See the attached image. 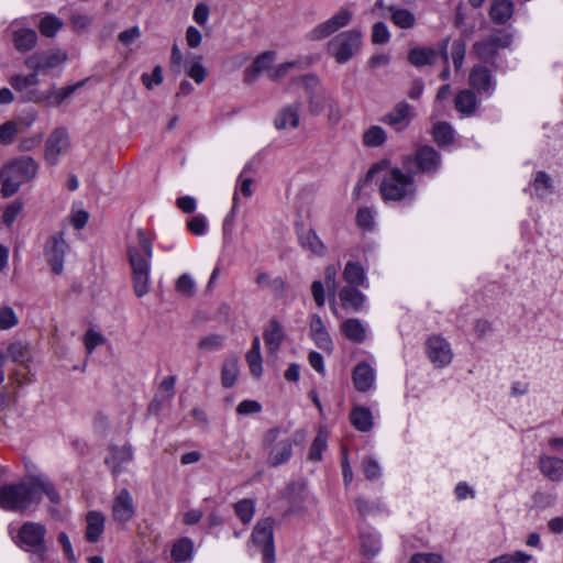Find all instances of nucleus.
<instances>
[{
    "instance_id": "ddd939ff",
    "label": "nucleus",
    "mask_w": 563,
    "mask_h": 563,
    "mask_svg": "<svg viewBox=\"0 0 563 563\" xmlns=\"http://www.w3.org/2000/svg\"><path fill=\"white\" fill-rule=\"evenodd\" d=\"M68 250L64 232L52 234L44 244V256L52 271L59 275L64 271V258Z\"/></svg>"
},
{
    "instance_id": "f3484780",
    "label": "nucleus",
    "mask_w": 563,
    "mask_h": 563,
    "mask_svg": "<svg viewBox=\"0 0 563 563\" xmlns=\"http://www.w3.org/2000/svg\"><path fill=\"white\" fill-rule=\"evenodd\" d=\"M82 84H76L66 86L63 88H55L52 86L48 90L42 92H32L29 96V100L34 103H45L48 107H58L60 106L67 98H69L78 87Z\"/></svg>"
},
{
    "instance_id": "20e7f679",
    "label": "nucleus",
    "mask_w": 563,
    "mask_h": 563,
    "mask_svg": "<svg viewBox=\"0 0 563 563\" xmlns=\"http://www.w3.org/2000/svg\"><path fill=\"white\" fill-rule=\"evenodd\" d=\"M37 169V163L29 156H22L7 164L0 173L2 196L5 198L13 196L22 184L36 176Z\"/></svg>"
},
{
    "instance_id": "37998d69",
    "label": "nucleus",
    "mask_w": 563,
    "mask_h": 563,
    "mask_svg": "<svg viewBox=\"0 0 563 563\" xmlns=\"http://www.w3.org/2000/svg\"><path fill=\"white\" fill-rule=\"evenodd\" d=\"M192 553V541L189 538H181L174 543L170 555L175 562H185L191 560Z\"/></svg>"
},
{
    "instance_id": "603ef678",
    "label": "nucleus",
    "mask_w": 563,
    "mask_h": 563,
    "mask_svg": "<svg viewBox=\"0 0 563 563\" xmlns=\"http://www.w3.org/2000/svg\"><path fill=\"white\" fill-rule=\"evenodd\" d=\"M466 52V43L464 40H455L451 46V57L454 69L457 71L462 68Z\"/></svg>"
},
{
    "instance_id": "bf43d9fd",
    "label": "nucleus",
    "mask_w": 563,
    "mask_h": 563,
    "mask_svg": "<svg viewBox=\"0 0 563 563\" xmlns=\"http://www.w3.org/2000/svg\"><path fill=\"white\" fill-rule=\"evenodd\" d=\"M23 203L21 200H14L7 206L2 214V221L7 227H11L20 212L22 211Z\"/></svg>"
},
{
    "instance_id": "9b49d317",
    "label": "nucleus",
    "mask_w": 563,
    "mask_h": 563,
    "mask_svg": "<svg viewBox=\"0 0 563 563\" xmlns=\"http://www.w3.org/2000/svg\"><path fill=\"white\" fill-rule=\"evenodd\" d=\"M292 85L301 86L309 96V108L313 114L321 113L327 103L328 97L320 84V79L313 74H307L292 79Z\"/></svg>"
},
{
    "instance_id": "a878e982",
    "label": "nucleus",
    "mask_w": 563,
    "mask_h": 563,
    "mask_svg": "<svg viewBox=\"0 0 563 563\" xmlns=\"http://www.w3.org/2000/svg\"><path fill=\"white\" fill-rule=\"evenodd\" d=\"M339 298L344 309L354 312L362 311L366 305V296L357 287L344 286L339 292Z\"/></svg>"
},
{
    "instance_id": "2f4dec72",
    "label": "nucleus",
    "mask_w": 563,
    "mask_h": 563,
    "mask_svg": "<svg viewBox=\"0 0 563 563\" xmlns=\"http://www.w3.org/2000/svg\"><path fill=\"white\" fill-rule=\"evenodd\" d=\"M514 3L510 0H494L489 8V18L496 24H506L514 15Z\"/></svg>"
},
{
    "instance_id": "338daca9",
    "label": "nucleus",
    "mask_w": 563,
    "mask_h": 563,
    "mask_svg": "<svg viewBox=\"0 0 563 563\" xmlns=\"http://www.w3.org/2000/svg\"><path fill=\"white\" fill-rule=\"evenodd\" d=\"M143 85L148 89H153L154 85L158 86L163 82V71L161 66H155L152 75L144 73L141 77Z\"/></svg>"
},
{
    "instance_id": "5fc2aeb1",
    "label": "nucleus",
    "mask_w": 563,
    "mask_h": 563,
    "mask_svg": "<svg viewBox=\"0 0 563 563\" xmlns=\"http://www.w3.org/2000/svg\"><path fill=\"white\" fill-rule=\"evenodd\" d=\"M362 468L365 477L369 481L378 479L382 475V467L373 456H365L362 461Z\"/></svg>"
},
{
    "instance_id": "6e6552de",
    "label": "nucleus",
    "mask_w": 563,
    "mask_h": 563,
    "mask_svg": "<svg viewBox=\"0 0 563 563\" xmlns=\"http://www.w3.org/2000/svg\"><path fill=\"white\" fill-rule=\"evenodd\" d=\"M441 158L439 153L429 145H421L415 154L402 158V167L415 175V168L426 174H434L440 169Z\"/></svg>"
},
{
    "instance_id": "473e14b6",
    "label": "nucleus",
    "mask_w": 563,
    "mask_h": 563,
    "mask_svg": "<svg viewBox=\"0 0 563 563\" xmlns=\"http://www.w3.org/2000/svg\"><path fill=\"white\" fill-rule=\"evenodd\" d=\"M185 73L196 84H202L208 75L207 69L202 65V56L196 54H189L184 62Z\"/></svg>"
},
{
    "instance_id": "4c0bfd02",
    "label": "nucleus",
    "mask_w": 563,
    "mask_h": 563,
    "mask_svg": "<svg viewBox=\"0 0 563 563\" xmlns=\"http://www.w3.org/2000/svg\"><path fill=\"white\" fill-rule=\"evenodd\" d=\"M437 51L430 47H415L408 54V60L417 67L431 65L437 60Z\"/></svg>"
},
{
    "instance_id": "6e6d98bb",
    "label": "nucleus",
    "mask_w": 563,
    "mask_h": 563,
    "mask_svg": "<svg viewBox=\"0 0 563 563\" xmlns=\"http://www.w3.org/2000/svg\"><path fill=\"white\" fill-rule=\"evenodd\" d=\"M531 560L532 555L523 551H516L512 554H503L492 559L488 563H528Z\"/></svg>"
},
{
    "instance_id": "c9c22d12",
    "label": "nucleus",
    "mask_w": 563,
    "mask_h": 563,
    "mask_svg": "<svg viewBox=\"0 0 563 563\" xmlns=\"http://www.w3.org/2000/svg\"><path fill=\"white\" fill-rule=\"evenodd\" d=\"M454 102H455V109L463 117L472 115L477 108L476 95L470 89L461 90L456 95Z\"/></svg>"
},
{
    "instance_id": "de8ad7c7",
    "label": "nucleus",
    "mask_w": 563,
    "mask_h": 563,
    "mask_svg": "<svg viewBox=\"0 0 563 563\" xmlns=\"http://www.w3.org/2000/svg\"><path fill=\"white\" fill-rule=\"evenodd\" d=\"M303 68V63L301 60H292L279 64L276 68L269 70L268 77L273 81H279L290 75V73L295 69L299 70Z\"/></svg>"
},
{
    "instance_id": "0eeeda50",
    "label": "nucleus",
    "mask_w": 563,
    "mask_h": 563,
    "mask_svg": "<svg viewBox=\"0 0 563 563\" xmlns=\"http://www.w3.org/2000/svg\"><path fill=\"white\" fill-rule=\"evenodd\" d=\"M362 44L361 31L353 29L333 36L328 42L327 49L338 64H345L360 52Z\"/></svg>"
},
{
    "instance_id": "ea45409f",
    "label": "nucleus",
    "mask_w": 563,
    "mask_h": 563,
    "mask_svg": "<svg viewBox=\"0 0 563 563\" xmlns=\"http://www.w3.org/2000/svg\"><path fill=\"white\" fill-rule=\"evenodd\" d=\"M239 375V360L236 356L225 358L221 369V384L225 388L232 387Z\"/></svg>"
},
{
    "instance_id": "b1692460",
    "label": "nucleus",
    "mask_w": 563,
    "mask_h": 563,
    "mask_svg": "<svg viewBox=\"0 0 563 563\" xmlns=\"http://www.w3.org/2000/svg\"><path fill=\"white\" fill-rule=\"evenodd\" d=\"M299 245L312 256L323 257L325 256L328 249L318 233L312 230H306L298 234Z\"/></svg>"
},
{
    "instance_id": "393cba45",
    "label": "nucleus",
    "mask_w": 563,
    "mask_h": 563,
    "mask_svg": "<svg viewBox=\"0 0 563 563\" xmlns=\"http://www.w3.org/2000/svg\"><path fill=\"white\" fill-rule=\"evenodd\" d=\"M376 379L375 369L366 362L358 363L353 371V383L355 388L365 393L374 387Z\"/></svg>"
},
{
    "instance_id": "39448f33",
    "label": "nucleus",
    "mask_w": 563,
    "mask_h": 563,
    "mask_svg": "<svg viewBox=\"0 0 563 563\" xmlns=\"http://www.w3.org/2000/svg\"><path fill=\"white\" fill-rule=\"evenodd\" d=\"M379 191L385 201H411L417 192L415 175L394 167L383 177Z\"/></svg>"
},
{
    "instance_id": "f8f14e48",
    "label": "nucleus",
    "mask_w": 563,
    "mask_h": 563,
    "mask_svg": "<svg viewBox=\"0 0 563 563\" xmlns=\"http://www.w3.org/2000/svg\"><path fill=\"white\" fill-rule=\"evenodd\" d=\"M70 146L71 143L68 131L64 128L55 129L45 142V161L49 165H57L60 157L69 152Z\"/></svg>"
},
{
    "instance_id": "8fccbe9b",
    "label": "nucleus",
    "mask_w": 563,
    "mask_h": 563,
    "mask_svg": "<svg viewBox=\"0 0 563 563\" xmlns=\"http://www.w3.org/2000/svg\"><path fill=\"white\" fill-rule=\"evenodd\" d=\"M19 324V317L9 305L0 306V331L10 330Z\"/></svg>"
},
{
    "instance_id": "5701e85b",
    "label": "nucleus",
    "mask_w": 563,
    "mask_h": 563,
    "mask_svg": "<svg viewBox=\"0 0 563 563\" xmlns=\"http://www.w3.org/2000/svg\"><path fill=\"white\" fill-rule=\"evenodd\" d=\"M19 25L18 21L11 24L14 47L19 52L31 51L36 45L37 34L33 29L20 27Z\"/></svg>"
},
{
    "instance_id": "a19ab883",
    "label": "nucleus",
    "mask_w": 563,
    "mask_h": 563,
    "mask_svg": "<svg viewBox=\"0 0 563 563\" xmlns=\"http://www.w3.org/2000/svg\"><path fill=\"white\" fill-rule=\"evenodd\" d=\"M329 431L327 427H320L318 433L310 446L308 459L312 462H319L322 453L328 446Z\"/></svg>"
},
{
    "instance_id": "6ab92c4d",
    "label": "nucleus",
    "mask_w": 563,
    "mask_h": 563,
    "mask_svg": "<svg viewBox=\"0 0 563 563\" xmlns=\"http://www.w3.org/2000/svg\"><path fill=\"white\" fill-rule=\"evenodd\" d=\"M133 460V450L130 444L123 446H111L109 455L106 457V464L110 467L112 474L118 476L125 466Z\"/></svg>"
},
{
    "instance_id": "f03ea898",
    "label": "nucleus",
    "mask_w": 563,
    "mask_h": 563,
    "mask_svg": "<svg viewBox=\"0 0 563 563\" xmlns=\"http://www.w3.org/2000/svg\"><path fill=\"white\" fill-rule=\"evenodd\" d=\"M128 257L133 273V289L136 297H144L150 290L153 243L143 229H137L128 241Z\"/></svg>"
},
{
    "instance_id": "2eb2a0df",
    "label": "nucleus",
    "mask_w": 563,
    "mask_h": 563,
    "mask_svg": "<svg viewBox=\"0 0 563 563\" xmlns=\"http://www.w3.org/2000/svg\"><path fill=\"white\" fill-rule=\"evenodd\" d=\"M111 511L113 520L118 523H126L134 517V500L126 488H122L114 494Z\"/></svg>"
},
{
    "instance_id": "f257e3e1",
    "label": "nucleus",
    "mask_w": 563,
    "mask_h": 563,
    "mask_svg": "<svg viewBox=\"0 0 563 563\" xmlns=\"http://www.w3.org/2000/svg\"><path fill=\"white\" fill-rule=\"evenodd\" d=\"M43 495L53 504L60 501L58 492L46 474H29L16 483L0 487V508L13 512L35 510Z\"/></svg>"
},
{
    "instance_id": "bb28decb",
    "label": "nucleus",
    "mask_w": 563,
    "mask_h": 563,
    "mask_svg": "<svg viewBox=\"0 0 563 563\" xmlns=\"http://www.w3.org/2000/svg\"><path fill=\"white\" fill-rule=\"evenodd\" d=\"M276 58V53L275 52H272V51H267V52H264L262 53L261 55H258L254 62L252 63V65H250L246 69H245V82L247 84H252L255 81V79L257 78V76L262 73V71H268L272 70V64L274 63Z\"/></svg>"
},
{
    "instance_id": "0e129e2a",
    "label": "nucleus",
    "mask_w": 563,
    "mask_h": 563,
    "mask_svg": "<svg viewBox=\"0 0 563 563\" xmlns=\"http://www.w3.org/2000/svg\"><path fill=\"white\" fill-rule=\"evenodd\" d=\"M188 230L195 235H203L207 232L208 221L205 216L198 214L187 222Z\"/></svg>"
},
{
    "instance_id": "7c9ffc66",
    "label": "nucleus",
    "mask_w": 563,
    "mask_h": 563,
    "mask_svg": "<svg viewBox=\"0 0 563 563\" xmlns=\"http://www.w3.org/2000/svg\"><path fill=\"white\" fill-rule=\"evenodd\" d=\"M343 279L351 287L368 288V282L363 266L356 262H347L343 269Z\"/></svg>"
},
{
    "instance_id": "c85d7f7f",
    "label": "nucleus",
    "mask_w": 563,
    "mask_h": 563,
    "mask_svg": "<svg viewBox=\"0 0 563 563\" xmlns=\"http://www.w3.org/2000/svg\"><path fill=\"white\" fill-rule=\"evenodd\" d=\"M104 521L106 518L100 511L92 510L86 515L87 527L85 537L88 542L95 543L100 539L104 531Z\"/></svg>"
},
{
    "instance_id": "4468645a",
    "label": "nucleus",
    "mask_w": 563,
    "mask_h": 563,
    "mask_svg": "<svg viewBox=\"0 0 563 563\" xmlns=\"http://www.w3.org/2000/svg\"><path fill=\"white\" fill-rule=\"evenodd\" d=\"M67 56L60 51L36 52L25 58L24 64L30 70L47 71L58 67L66 60Z\"/></svg>"
},
{
    "instance_id": "cd10ccee",
    "label": "nucleus",
    "mask_w": 563,
    "mask_h": 563,
    "mask_svg": "<svg viewBox=\"0 0 563 563\" xmlns=\"http://www.w3.org/2000/svg\"><path fill=\"white\" fill-rule=\"evenodd\" d=\"M300 103L286 106L282 108L275 117L274 125L277 130L296 129L300 122Z\"/></svg>"
},
{
    "instance_id": "774afa93",
    "label": "nucleus",
    "mask_w": 563,
    "mask_h": 563,
    "mask_svg": "<svg viewBox=\"0 0 563 563\" xmlns=\"http://www.w3.org/2000/svg\"><path fill=\"white\" fill-rule=\"evenodd\" d=\"M409 563H443V556L439 553H416Z\"/></svg>"
},
{
    "instance_id": "052dcab7",
    "label": "nucleus",
    "mask_w": 563,
    "mask_h": 563,
    "mask_svg": "<svg viewBox=\"0 0 563 563\" xmlns=\"http://www.w3.org/2000/svg\"><path fill=\"white\" fill-rule=\"evenodd\" d=\"M372 43L373 44H385L390 38V33L387 25L384 22H376L372 29Z\"/></svg>"
},
{
    "instance_id": "13d9d810",
    "label": "nucleus",
    "mask_w": 563,
    "mask_h": 563,
    "mask_svg": "<svg viewBox=\"0 0 563 563\" xmlns=\"http://www.w3.org/2000/svg\"><path fill=\"white\" fill-rule=\"evenodd\" d=\"M18 134V125L13 121H7L0 125V145L11 144Z\"/></svg>"
},
{
    "instance_id": "423d86ee",
    "label": "nucleus",
    "mask_w": 563,
    "mask_h": 563,
    "mask_svg": "<svg viewBox=\"0 0 563 563\" xmlns=\"http://www.w3.org/2000/svg\"><path fill=\"white\" fill-rule=\"evenodd\" d=\"M46 527L43 523L34 521H26L19 529L16 544L31 554L32 563H40L46 558Z\"/></svg>"
},
{
    "instance_id": "72a5a7b5",
    "label": "nucleus",
    "mask_w": 563,
    "mask_h": 563,
    "mask_svg": "<svg viewBox=\"0 0 563 563\" xmlns=\"http://www.w3.org/2000/svg\"><path fill=\"white\" fill-rule=\"evenodd\" d=\"M341 330L346 339L355 343H363L366 340L367 328L360 319H346L342 323Z\"/></svg>"
},
{
    "instance_id": "c03bdc74",
    "label": "nucleus",
    "mask_w": 563,
    "mask_h": 563,
    "mask_svg": "<svg viewBox=\"0 0 563 563\" xmlns=\"http://www.w3.org/2000/svg\"><path fill=\"white\" fill-rule=\"evenodd\" d=\"M390 19L395 25L400 29H410L415 25V15L407 9H399L396 7H388Z\"/></svg>"
},
{
    "instance_id": "49530a36",
    "label": "nucleus",
    "mask_w": 563,
    "mask_h": 563,
    "mask_svg": "<svg viewBox=\"0 0 563 563\" xmlns=\"http://www.w3.org/2000/svg\"><path fill=\"white\" fill-rule=\"evenodd\" d=\"M387 140L386 132L382 126L372 125L363 134V143L368 147H378Z\"/></svg>"
},
{
    "instance_id": "864d4df0",
    "label": "nucleus",
    "mask_w": 563,
    "mask_h": 563,
    "mask_svg": "<svg viewBox=\"0 0 563 563\" xmlns=\"http://www.w3.org/2000/svg\"><path fill=\"white\" fill-rule=\"evenodd\" d=\"M356 224L360 229L371 231L375 225V213L367 207L360 208L356 213Z\"/></svg>"
},
{
    "instance_id": "f704fd0d",
    "label": "nucleus",
    "mask_w": 563,
    "mask_h": 563,
    "mask_svg": "<svg viewBox=\"0 0 563 563\" xmlns=\"http://www.w3.org/2000/svg\"><path fill=\"white\" fill-rule=\"evenodd\" d=\"M552 179L544 172H539L533 181L525 190L529 191L533 197L545 198L552 192Z\"/></svg>"
},
{
    "instance_id": "09e8293b",
    "label": "nucleus",
    "mask_w": 563,
    "mask_h": 563,
    "mask_svg": "<svg viewBox=\"0 0 563 563\" xmlns=\"http://www.w3.org/2000/svg\"><path fill=\"white\" fill-rule=\"evenodd\" d=\"M63 22L54 14H47L41 19L38 29L42 35L46 37H54L62 29Z\"/></svg>"
},
{
    "instance_id": "e2e57ef3",
    "label": "nucleus",
    "mask_w": 563,
    "mask_h": 563,
    "mask_svg": "<svg viewBox=\"0 0 563 563\" xmlns=\"http://www.w3.org/2000/svg\"><path fill=\"white\" fill-rule=\"evenodd\" d=\"M473 49L478 58L486 62L493 59L496 55L495 49L490 46L487 38L476 42Z\"/></svg>"
},
{
    "instance_id": "dca6fc26",
    "label": "nucleus",
    "mask_w": 563,
    "mask_h": 563,
    "mask_svg": "<svg viewBox=\"0 0 563 563\" xmlns=\"http://www.w3.org/2000/svg\"><path fill=\"white\" fill-rule=\"evenodd\" d=\"M427 354L431 363L440 368L448 366L453 358L450 343L440 335H432L428 339Z\"/></svg>"
},
{
    "instance_id": "e433bc0d",
    "label": "nucleus",
    "mask_w": 563,
    "mask_h": 563,
    "mask_svg": "<svg viewBox=\"0 0 563 563\" xmlns=\"http://www.w3.org/2000/svg\"><path fill=\"white\" fill-rule=\"evenodd\" d=\"M284 329L277 320H272L264 332V341L271 352H276L284 340Z\"/></svg>"
},
{
    "instance_id": "58836bf2",
    "label": "nucleus",
    "mask_w": 563,
    "mask_h": 563,
    "mask_svg": "<svg viewBox=\"0 0 563 563\" xmlns=\"http://www.w3.org/2000/svg\"><path fill=\"white\" fill-rule=\"evenodd\" d=\"M540 470L549 479L560 481L563 476V461L558 457H541Z\"/></svg>"
},
{
    "instance_id": "1a4fd4ad",
    "label": "nucleus",
    "mask_w": 563,
    "mask_h": 563,
    "mask_svg": "<svg viewBox=\"0 0 563 563\" xmlns=\"http://www.w3.org/2000/svg\"><path fill=\"white\" fill-rule=\"evenodd\" d=\"M274 525L275 520L272 517L261 519L251 536L253 544L262 549L263 563H275L276 561Z\"/></svg>"
},
{
    "instance_id": "4d7b16f0",
    "label": "nucleus",
    "mask_w": 563,
    "mask_h": 563,
    "mask_svg": "<svg viewBox=\"0 0 563 563\" xmlns=\"http://www.w3.org/2000/svg\"><path fill=\"white\" fill-rule=\"evenodd\" d=\"M176 290L184 296H192L196 292V283L189 274H183L176 282Z\"/></svg>"
},
{
    "instance_id": "412c9836",
    "label": "nucleus",
    "mask_w": 563,
    "mask_h": 563,
    "mask_svg": "<svg viewBox=\"0 0 563 563\" xmlns=\"http://www.w3.org/2000/svg\"><path fill=\"white\" fill-rule=\"evenodd\" d=\"M310 333L311 339L316 343V345L325 351L331 353L333 350V342L332 339L325 328V324L322 320V318L319 314H312L310 318Z\"/></svg>"
},
{
    "instance_id": "4be33fe9",
    "label": "nucleus",
    "mask_w": 563,
    "mask_h": 563,
    "mask_svg": "<svg viewBox=\"0 0 563 563\" xmlns=\"http://www.w3.org/2000/svg\"><path fill=\"white\" fill-rule=\"evenodd\" d=\"M40 82L38 73L32 70L29 75H14L10 79V84L14 90L21 93L22 100L31 102L29 96L32 92H42L36 88Z\"/></svg>"
},
{
    "instance_id": "69168bd1",
    "label": "nucleus",
    "mask_w": 563,
    "mask_h": 563,
    "mask_svg": "<svg viewBox=\"0 0 563 563\" xmlns=\"http://www.w3.org/2000/svg\"><path fill=\"white\" fill-rule=\"evenodd\" d=\"M103 342L104 338L102 334L92 329L88 330L84 336V343L88 354H91L92 351Z\"/></svg>"
},
{
    "instance_id": "c756f323",
    "label": "nucleus",
    "mask_w": 563,
    "mask_h": 563,
    "mask_svg": "<svg viewBox=\"0 0 563 563\" xmlns=\"http://www.w3.org/2000/svg\"><path fill=\"white\" fill-rule=\"evenodd\" d=\"M350 421L360 432H368L374 427L372 411L365 406H354L350 412Z\"/></svg>"
},
{
    "instance_id": "a18cd8bd",
    "label": "nucleus",
    "mask_w": 563,
    "mask_h": 563,
    "mask_svg": "<svg viewBox=\"0 0 563 563\" xmlns=\"http://www.w3.org/2000/svg\"><path fill=\"white\" fill-rule=\"evenodd\" d=\"M256 503L254 499L244 498L234 504V512L244 525H249L255 514Z\"/></svg>"
},
{
    "instance_id": "3c124183",
    "label": "nucleus",
    "mask_w": 563,
    "mask_h": 563,
    "mask_svg": "<svg viewBox=\"0 0 563 563\" xmlns=\"http://www.w3.org/2000/svg\"><path fill=\"white\" fill-rule=\"evenodd\" d=\"M453 129L449 123L438 122L433 126V139L440 145L450 144L453 141Z\"/></svg>"
},
{
    "instance_id": "79ce46f5",
    "label": "nucleus",
    "mask_w": 563,
    "mask_h": 563,
    "mask_svg": "<svg viewBox=\"0 0 563 563\" xmlns=\"http://www.w3.org/2000/svg\"><path fill=\"white\" fill-rule=\"evenodd\" d=\"M360 538L361 548L364 555L372 558L380 551V539L375 531H362Z\"/></svg>"
},
{
    "instance_id": "aec40b11",
    "label": "nucleus",
    "mask_w": 563,
    "mask_h": 563,
    "mask_svg": "<svg viewBox=\"0 0 563 563\" xmlns=\"http://www.w3.org/2000/svg\"><path fill=\"white\" fill-rule=\"evenodd\" d=\"M412 120V108L407 102L402 101L397 103L394 109L388 112L382 121L396 131L405 130Z\"/></svg>"
},
{
    "instance_id": "9d476101",
    "label": "nucleus",
    "mask_w": 563,
    "mask_h": 563,
    "mask_svg": "<svg viewBox=\"0 0 563 563\" xmlns=\"http://www.w3.org/2000/svg\"><path fill=\"white\" fill-rule=\"evenodd\" d=\"M353 19V12L347 8H341L328 20L317 24L307 34L308 41H321L324 40L343 27L347 26Z\"/></svg>"
},
{
    "instance_id": "7ed1b4c3",
    "label": "nucleus",
    "mask_w": 563,
    "mask_h": 563,
    "mask_svg": "<svg viewBox=\"0 0 563 563\" xmlns=\"http://www.w3.org/2000/svg\"><path fill=\"white\" fill-rule=\"evenodd\" d=\"M287 431L279 427L267 430L263 442L268 450L267 464L277 467L286 464L292 455V445L301 444L306 440V431L297 430L291 437H286Z\"/></svg>"
},
{
    "instance_id": "680f3d73",
    "label": "nucleus",
    "mask_w": 563,
    "mask_h": 563,
    "mask_svg": "<svg viewBox=\"0 0 563 563\" xmlns=\"http://www.w3.org/2000/svg\"><path fill=\"white\" fill-rule=\"evenodd\" d=\"M223 345V338L219 334H211L200 340L198 346L206 352L218 351Z\"/></svg>"
},
{
    "instance_id": "a211bd4d",
    "label": "nucleus",
    "mask_w": 563,
    "mask_h": 563,
    "mask_svg": "<svg viewBox=\"0 0 563 563\" xmlns=\"http://www.w3.org/2000/svg\"><path fill=\"white\" fill-rule=\"evenodd\" d=\"M470 85L481 96L490 97L495 90V81L490 70L475 65L470 73Z\"/></svg>"
}]
</instances>
